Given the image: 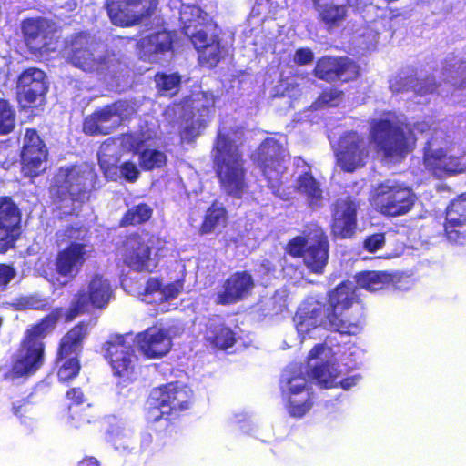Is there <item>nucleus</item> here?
I'll return each mask as SVG.
<instances>
[{
	"instance_id": "obj_3",
	"label": "nucleus",
	"mask_w": 466,
	"mask_h": 466,
	"mask_svg": "<svg viewBox=\"0 0 466 466\" xmlns=\"http://www.w3.org/2000/svg\"><path fill=\"white\" fill-rule=\"evenodd\" d=\"M62 315L63 308H55L25 330L16 351L12 356L10 368L4 374L5 380L31 378L44 367L46 362L45 339L55 329Z\"/></svg>"
},
{
	"instance_id": "obj_53",
	"label": "nucleus",
	"mask_w": 466,
	"mask_h": 466,
	"mask_svg": "<svg viewBox=\"0 0 466 466\" xmlns=\"http://www.w3.org/2000/svg\"><path fill=\"white\" fill-rule=\"evenodd\" d=\"M78 466H100V463L94 457H85L79 461Z\"/></svg>"
},
{
	"instance_id": "obj_20",
	"label": "nucleus",
	"mask_w": 466,
	"mask_h": 466,
	"mask_svg": "<svg viewBox=\"0 0 466 466\" xmlns=\"http://www.w3.org/2000/svg\"><path fill=\"white\" fill-rule=\"evenodd\" d=\"M359 209V201L351 196L335 200L330 222V233L333 238L347 239L356 234Z\"/></svg>"
},
{
	"instance_id": "obj_43",
	"label": "nucleus",
	"mask_w": 466,
	"mask_h": 466,
	"mask_svg": "<svg viewBox=\"0 0 466 466\" xmlns=\"http://www.w3.org/2000/svg\"><path fill=\"white\" fill-rule=\"evenodd\" d=\"M83 231H86V229L82 225L75 224L66 226L63 230L59 231L56 235L62 238V241L80 240L84 238V235H82Z\"/></svg>"
},
{
	"instance_id": "obj_37",
	"label": "nucleus",
	"mask_w": 466,
	"mask_h": 466,
	"mask_svg": "<svg viewBox=\"0 0 466 466\" xmlns=\"http://www.w3.org/2000/svg\"><path fill=\"white\" fill-rule=\"evenodd\" d=\"M99 166L106 179L111 181H117L123 178L128 183H134L140 176L137 166L130 160L125 161L118 166L116 163H109L107 160L100 158Z\"/></svg>"
},
{
	"instance_id": "obj_28",
	"label": "nucleus",
	"mask_w": 466,
	"mask_h": 466,
	"mask_svg": "<svg viewBox=\"0 0 466 466\" xmlns=\"http://www.w3.org/2000/svg\"><path fill=\"white\" fill-rule=\"evenodd\" d=\"M137 349L148 359H158L167 354L172 347L168 331L156 326L149 327L136 336Z\"/></svg>"
},
{
	"instance_id": "obj_47",
	"label": "nucleus",
	"mask_w": 466,
	"mask_h": 466,
	"mask_svg": "<svg viewBox=\"0 0 466 466\" xmlns=\"http://www.w3.org/2000/svg\"><path fill=\"white\" fill-rule=\"evenodd\" d=\"M314 60V54L311 49L307 47H300L295 51L294 63L298 66H306L312 63Z\"/></svg>"
},
{
	"instance_id": "obj_18",
	"label": "nucleus",
	"mask_w": 466,
	"mask_h": 466,
	"mask_svg": "<svg viewBox=\"0 0 466 466\" xmlns=\"http://www.w3.org/2000/svg\"><path fill=\"white\" fill-rule=\"evenodd\" d=\"M313 75L328 83H348L355 81L360 76V67L357 62L346 56H323L317 60Z\"/></svg>"
},
{
	"instance_id": "obj_50",
	"label": "nucleus",
	"mask_w": 466,
	"mask_h": 466,
	"mask_svg": "<svg viewBox=\"0 0 466 466\" xmlns=\"http://www.w3.org/2000/svg\"><path fill=\"white\" fill-rule=\"evenodd\" d=\"M66 397L75 405H80L85 400L84 392L80 387H75L68 390L66 393Z\"/></svg>"
},
{
	"instance_id": "obj_49",
	"label": "nucleus",
	"mask_w": 466,
	"mask_h": 466,
	"mask_svg": "<svg viewBox=\"0 0 466 466\" xmlns=\"http://www.w3.org/2000/svg\"><path fill=\"white\" fill-rule=\"evenodd\" d=\"M179 293L178 289L176 287L174 283H169L167 285H163L161 289V299L160 302H167L171 299H174L177 297Z\"/></svg>"
},
{
	"instance_id": "obj_7",
	"label": "nucleus",
	"mask_w": 466,
	"mask_h": 466,
	"mask_svg": "<svg viewBox=\"0 0 466 466\" xmlns=\"http://www.w3.org/2000/svg\"><path fill=\"white\" fill-rule=\"evenodd\" d=\"M86 334V325L78 322L60 339L54 360V370L60 383L68 384L79 375L80 354Z\"/></svg>"
},
{
	"instance_id": "obj_25",
	"label": "nucleus",
	"mask_w": 466,
	"mask_h": 466,
	"mask_svg": "<svg viewBox=\"0 0 466 466\" xmlns=\"http://www.w3.org/2000/svg\"><path fill=\"white\" fill-rule=\"evenodd\" d=\"M190 40L198 52L201 66L214 68L218 65L223 57V46L216 28L199 29L192 34Z\"/></svg>"
},
{
	"instance_id": "obj_35",
	"label": "nucleus",
	"mask_w": 466,
	"mask_h": 466,
	"mask_svg": "<svg viewBox=\"0 0 466 466\" xmlns=\"http://www.w3.org/2000/svg\"><path fill=\"white\" fill-rule=\"evenodd\" d=\"M356 285L368 291H378L394 284L395 275L386 270H363L356 273Z\"/></svg>"
},
{
	"instance_id": "obj_16",
	"label": "nucleus",
	"mask_w": 466,
	"mask_h": 466,
	"mask_svg": "<svg viewBox=\"0 0 466 466\" xmlns=\"http://www.w3.org/2000/svg\"><path fill=\"white\" fill-rule=\"evenodd\" d=\"M129 105L118 99L96 108L86 116L82 124L84 134L90 137L107 136L116 129L127 115Z\"/></svg>"
},
{
	"instance_id": "obj_51",
	"label": "nucleus",
	"mask_w": 466,
	"mask_h": 466,
	"mask_svg": "<svg viewBox=\"0 0 466 466\" xmlns=\"http://www.w3.org/2000/svg\"><path fill=\"white\" fill-rule=\"evenodd\" d=\"M325 350V345L322 343L316 344L308 354L309 360H315L319 357L320 354H322Z\"/></svg>"
},
{
	"instance_id": "obj_12",
	"label": "nucleus",
	"mask_w": 466,
	"mask_h": 466,
	"mask_svg": "<svg viewBox=\"0 0 466 466\" xmlns=\"http://www.w3.org/2000/svg\"><path fill=\"white\" fill-rule=\"evenodd\" d=\"M151 240L138 232L125 236L117 247L122 261L131 270L137 273H153L157 263L152 258Z\"/></svg>"
},
{
	"instance_id": "obj_33",
	"label": "nucleus",
	"mask_w": 466,
	"mask_h": 466,
	"mask_svg": "<svg viewBox=\"0 0 466 466\" xmlns=\"http://www.w3.org/2000/svg\"><path fill=\"white\" fill-rule=\"evenodd\" d=\"M176 40V32L161 29L141 38L137 46L144 55L165 54L173 51Z\"/></svg>"
},
{
	"instance_id": "obj_38",
	"label": "nucleus",
	"mask_w": 466,
	"mask_h": 466,
	"mask_svg": "<svg viewBox=\"0 0 466 466\" xmlns=\"http://www.w3.org/2000/svg\"><path fill=\"white\" fill-rule=\"evenodd\" d=\"M211 110L212 106L208 105L197 107L199 117L195 119V114H193L190 117L191 120L179 129L178 135L181 143H192L201 135V132L210 121Z\"/></svg>"
},
{
	"instance_id": "obj_45",
	"label": "nucleus",
	"mask_w": 466,
	"mask_h": 466,
	"mask_svg": "<svg viewBox=\"0 0 466 466\" xmlns=\"http://www.w3.org/2000/svg\"><path fill=\"white\" fill-rule=\"evenodd\" d=\"M15 275L16 270L13 265L0 263V289H5Z\"/></svg>"
},
{
	"instance_id": "obj_19",
	"label": "nucleus",
	"mask_w": 466,
	"mask_h": 466,
	"mask_svg": "<svg viewBox=\"0 0 466 466\" xmlns=\"http://www.w3.org/2000/svg\"><path fill=\"white\" fill-rule=\"evenodd\" d=\"M86 171L76 166L61 167L54 185L55 201L63 203L70 200L72 203L82 202L88 193Z\"/></svg>"
},
{
	"instance_id": "obj_6",
	"label": "nucleus",
	"mask_w": 466,
	"mask_h": 466,
	"mask_svg": "<svg viewBox=\"0 0 466 466\" xmlns=\"http://www.w3.org/2000/svg\"><path fill=\"white\" fill-rule=\"evenodd\" d=\"M285 249L292 258H302L310 272L322 274L329 257V241L323 228L314 227L290 238Z\"/></svg>"
},
{
	"instance_id": "obj_14",
	"label": "nucleus",
	"mask_w": 466,
	"mask_h": 466,
	"mask_svg": "<svg viewBox=\"0 0 466 466\" xmlns=\"http://www.w3.org/2000/svg\"><path fill=\"white\" fill-rule=\"evenodd\" d=\"M67 61L84 72L97 75L108 74L113 66V60L108 55L95 56L94 42L83 33L72 38Z\"/></svg>"
},
{
	"instance_id": "obj_4",
	"label": "nucleus",
	"mask_w": 466,
	"mask_h": 466,
	"mask_svg": "<svg viewBox=\"0 0 466 466\" xmlns=\"http://www.w3.org/2000/svg\"><path fill=\"white\" fill-rule=\"evenodd\" d=\"M155 407L149 410L148 421L157 433L177 432L182 413L193 404V391L178 381L161 385L153 391Z\"/></svg>"
},
{
	"instance_id": "obj_46",
	"label": "nucleus",
	"mask_w": 466,
	"mask_h": 466,
	"mask_svg": "<svg viewBox=\"0 0 466 466\" xmlns=\"http://www.w3.org/2000/svg\"><path fill=\"white\" fill-rule=\"evenodd\" d=\"M342 95L343 92L341 90L335 87H327L321 91L319 100L321 104L331 106L335 101L339 99Z\"/></svg>"
},
{
	"instance_id": "obj_29",
	"label": "nucleus",
	"mask_w": 466,
	"mask_h": 466,
	"mask_svg": "<svg viewBox=\"0 0 466 466\" xmlns=\"http://www.w3.org/2000/svg\"><path fill=\"white\" fill-rule=\"evenodd\" d=\"M86 245L70 242L56 258V270L62 277H75L86 261Z\"/></svg>"
},
{
	"instance_id": "obj_22",
	"label": "nucleus",
	"mask_w": 466,
	"mask_h": 466,
	"mask_svg": "<svg viewBox=\"0 0 466 466\" xmlns=\"http://www.w3.org/2000/svg\"><path fill=\"white\" fill-rule=\"evenodd\" d=\"M443 235L451 243H466V192L456 196L445 208Z\"/></svg>"
},
{
	"instance_id": "obj_48",
	"label": "nucleus",
	"mask_w": 466,
	"mask_h": 466,
	"mask_svg": "<svg viewBox=\"0 0 466 466\" xmlns=\"http://www.w3.org/2000/svg\"><path fill=\"white\" fill-rule=\"evenodd\" d=\"M162 286H163V281H162L161 278L150 277L147 279V280L146 282L143 294L145 296H148V295H153L157 292L161 293Z\"/></svg>"
},
{
	"instance_id": "obj_13",
	"label": "nucleus",
	"mask_w": 466,
	"mask_h": 466,
	"mask_svg": "<svg viewBox=\"0 0 466 466\" xmlns=\"http://www.w3.org/2000/svg\"><path fill=\"white\" fill-rule=\"evenodd\" d=\"M280 390L286 409L294 418H301L313 406L311 382L305 374L290 373L280 380Z\"/></svg>"
},
{
	"instance_id": "obj_17",
	"label": "nucleus",
	"mask_w": 466,
	"mask_h": 466,
	"mask_svg": "<svg viewBox=\"0 0 466 466\" xmlns=\"http://www.w3.org/2000/svg\"><path fill=\"white\" fill-rule=\"evenodd\" d=\"M157 5L158 0H108L106 11L115 25L127 27L150 18Z\"/></svg>"
},
{
	"instance_id": "obj_27",
	"label": "nucleus",
	"mask_w": 466,
	"mask_h": 466,
	"mask_svg": "<svg viewBox=\"0 0 466 466\" xmlns=\"http://www.w3.org/2000/svg\"><path fill=\"white\" fill-rule=\"evenodd\" d=\"M254 287V279L248 271H236L224 280L221 290L217 294L216 303L218 305L238 303L246 299Z\"/></svg>"
},
{
	"instance_id": "obj_32",
	"label": "nucleus",
	"mask_w": 466,
	"mask_h": 466,
	"mask_svg": "<svg viewBox=\"0 0 466 466\" xmlns=\"http://www.w3.org/2000/svg\"><path fill=\"white\" fill-rule=\"evenodd\" d=\"M228 220L229 215L228 209L223 203L215 199L206 208L198 233L199 236L218 233L221 228L228 226Z\"/></svg>"
},
{
	"instance_id": "obj_52",
	"label": "nucleus",
	"mask_w": 466,
	"mask_h": 466,
	"mask_svg": "<svg viewBox=\"0 0 466 466\" xmlns=\"http://www.w3.org/2000/svg\"><path fill=\"white\" fill-rule=\"evenodd\" d=\"M359 378H360V376L348 377V378L341 380L338 384H339L343 390H349L352 386L356 385Z\"/></svg>"
},
{
	"instance_id": "obj_8",
	"label": "nucleus",
	"mask_w": 466,
	"mask_h": 466,
	"mask_svg": "<svg viewBox=\"0 0 466 466\" xmlns=\"http://www.w3.org/2000/svg\"><path fill=\"white\" fill-rule=\"evenodd\" d=\"M417 198L412 187L407 184L386 180L375 187L372 204L381 215L398 218L410 213L414 208Z\"/></svg>"
},
{
	"instance_id": "obj_55",
	"label": "nucleus",
	"mask_w": 466,
	"mask_h": 466,
	"mask_svg": "<svg viewBox=\"0 0 466 466\" xmlns=\"http://www.w3.org/2000/svg\"><path fill=\"white\" fill-rule=\"evenodd\" d=\"M22 407H23V404H20V405H14V406L12 407V411H13V413H14L15 416L21 417V416H22V412H21Z\"/></svg>"
},
{
	"instance_id": "obj_30",
	"label": "nucleus",
	"mask_w": 466,
	"mask_h": 466,
	"mask_svg": "<svg viewBox=\"0 0 466 466\" xmlns=\"http://www.w3.org/2000/svg\"><path fill=\"white\" fill-rule=\"evenodd\" d=\"M204 339L212 349L218 350H227L237 342L236 333L219 316L208 319Z\"/></svg>"
},
{
	"instance_id": "obj_40",
	"label": "nucleus",
	"mask_w": 466,
	"mask_h": 466,
	"mask_svg": "<svg viewBox=\"0 0 466 466\" xmlns=\"http://www.w3.org/2000/svg\"><path fill=\"white\" fill-rule=\"evenodd\" d=\"M313 378L325 389H330L338 385L339 372L333 364L326 361L315 366L312 370Z\"/></svg>"
},
{
	"instance_id": "obj_41",
	"label": "nucleus",
	"mask_w": 466,
	"mask_h": 466,
	"mask_svg": "<svg viewBox=\"0 0 466 466\" xmlns=\"http://www.w3.org/2000/svg\"><path fill=\"white\" fill-rule=\"evenodd\" d=\"M155 81L160 94L173 96L179 90L181 76L178 73H157Z\"/></svg>"
},
{
	"instance_id": "obj_24",
	"label": "nucleus",
	"mask_w": 466,
	"mask_h": 466,
	"mask_svg": "<svg viewBox=\"0 0 466 466\" xmlns=\"http://www.w3.org/2000/svg\"><path fill=\"white\" fill-rule=\"evenodd\" d=\"M48 91L46 73L38 68L25 69L18 77L17 96L25 107H34L40 104Z\"/></svg>"
},
{
	"instance_id": "obj_1",
	"label": "nucleus",
	"mask_w": 466,
	"mask_h": 466,
	"mask_svg": "<svg viewBox=\"0 0 466 466\" xmlns=\"http://www.w3.org/2000/svg\"><path fill=\"white\" fill-rule=\"evenodd\" d=\"M368 137L369 141L354 130L340 136L335 157L342 171L353 173L364 167L370 157V145L383 159L400 162L414 149L417 140L410 126L392 111L370 121Z\"/></svg>"
},
{
	"instance_id": "obj_34",
	"label": "nucleus",
	"mask_w": 466,
	"mask_h": 466,
	"mask_svg": "<svg viewBox=\"0 0 466 466\" xmlns=\"http://www.w3.org/2000/svg\"><path fill=\"white\" fill-rule=\"evenodd\" d=\"M295 190L305 196L309 207L319 208L323 200V190L320 183L310 171L301 173L296 179Z\"/></svg>"
},
{
	"instance_id": "obj_21",
	"label": "nucleus",
	"mask_w": 466,
	"mask_h": 466,
	"mask_svg": "<svg viewBox=\"0 0 466 466\" xmlns=\"http://www.w3.org/2000/svg\"><path fill=\"white\" fill-rule=\"evenodd\" d=\"M21 233V211L18 206L10 197H0V254L15 248Z\"/></svg>"
},
{
	"instance_id": "obj_2",
	"label": "nucleus",
	"mask_w": 466,
	"mask_h": 466,
	"mask_svg": "<svg viewBox=\"0 0 466 466\" xmlns=\"http://www.w3.org/2000/svg\"><path fill=\"white\" fill-rule=\"evenodd\" d=\"M358 300L356 287L344 280L327 293L326 302L314 297L306 298L293 317L295 328L301 335L318 327L342 335H357L362 329L361 322L358 318L348 317L347 311Z\"/></svg>"
},
{
	"instance_id": "obj_39",
	"label": "nucleus",
	"mask_w": 466,
	"mask_h": 466,
	"mask_svg": "<svg viewBox=\"0 0 466 466\" xmlns=\"http://www.w3.org/2000/svg\"><path fill=\"white\" fill-rule=\"evenodd\" d=\"M153 215V208L147 203H138L128 208L119 219L120 228L138 226L147 222Z\"/></svg>"
},
{
	"instance_id": "obj_54",
	"label": "nucleus",
	"mask_w": 466,
	"mask_h": 466,
	"mask_svg": "<svg viewBox=\"0 0 466 466\" xmlns=\"http://www.w3.org/2000/svg\"><path fill=\"white\" fill-rule=\"evenodd\" d=\"M32 308L36 310H46L49 308V304L46 299H40L32 302Z\"/></svg>"
},
{
	"instance_id": "obj_31",
	"label": "nucleus",
	"mask_w": 466,
	"mask_h": 466,
	"mask_svg": "<svg viewBox=\"0 0 466 466\" xmlns=\"http://www.w3.org/2000/svg\"><path fill=\"white\" fill-rule=\"evenodd\" d=\"M314 9L317 11L319 22L328 31L340 27L349 15L347 4H336L332 1L312 0Z\"/></svg>"
},
{
	"instance_id": "obj_5",
	"label": "nucleus",
	"mask_w": 466,
	"mask_h": 466,
	"mask_svg": "<svg viewBox=\"0 0 466 466\" xmlns=\"http://www.w3.org/2000/svg\"><path fill=\"white\" fill-rule=\"evenodd\" d=\"M213 164L222 190L240 198L248 188L246 169L241 151L226 133L219 131L214 141Z\"/></svg>"
},
{
	"instance_id": "obj_11",
	"label": "nucleus",
	"mask_w": 466,
	"mask_h": 466,
	"mask_svg": "<svg viewBox=\"0 0 466 466\" xmlns=\"http://www.w3.org/2000/svg\"><path fill=\"white\" fill-rule=\"evenodd\" d=\"M112 296L113 289L110 282L102 275H94L88 282L86 290L81 289L74 295L64 314L65 322H71L79 315L86 312L89 305L96 309H104Z\"/></svg>"
},
{
	"instance_id": "obj_9",
	"label": "nucleus",
	"mask_w": 466,
	"mask_h": 466,
	"mask_svg": "<svg viewBox=\"0 0 466 466\" xmlns=\"http://www.w3.org/2000/svg\"><path fill=\"white\" fill-rule=\"evenodd\" d=\"M127 335L115 334L103 344L104 357L109 363L113 375L118 379V384L127 386L136 380L135 346L127 340Z\"/></svg>"
},
{
	"instance_id": "obj_42",
	"label": "nucleus",
	"mask_w": 466,
	"mask_h": 466,
	"mask_svg": "<svg viewBox=\"0 0 466 466\" xmlns=\"http://www.w3.org/2000/svg\"><path fill=\"white\" fill-rule=\"evenodd\" d=\"M15 113L9 102L0 98V134L10 133L15 127Z\"/></svg>"
},
{
	"instance_id": "obj_26",
	"label": "nucleus",
	"mask_w": 466,
	"mask_h": 466,
	"mask_svg": "<svg viewBox=\"0 0 466 466\" xmlns=\"http://www.w3.org/2000/svg\"><path fill=\"white\" fill-rule=\"evenodd\" d=\"M48 151L43 139L35 128H27L21 150V162L25 175L36 177L43 170L42 164L47 160Z\"/></svg>"
},
{
	"instance_id": "obj_10",
	"label": "nucleus",
	"mask_w": 466,
	"mask_h": 466,
	"mask_svg": "<svg viewBox=\"0 0 466 466\" xmlns=\"http://www.w3.org/2000/svg\"><path fill=\"white\" fill-rule=\"evenodd\" d=\"M286 150L277 139L268 137L259 145L254 162L267 181L268 187L279 196L282 177L287 169Z\"/></svg>"
},
{
	"instance_id": "obj_36",
	"label": "nucleus",
	"mask_w": 466,
	"mask_h": 466,
	"mask_svg": "<svg viewBox=\"0 0 466 466\" xmlns=\"http://www.w3.org/2000/svg\"><path fill=\"white\" fill-rule=\"evenodd\" d=\"M144 145V140L137 138L131 143V149L134 154H138V165L143 171L160 169L167 163V157L165 152L156 148H146L139 151Z\"/></svg>"
},
{
	"instance_id": "obj_15",
	"label": "nucleus",
	"mask_w": 466,
	"mask_h": 466,
	"mask_svg": "<svg viewBox=\"0 0 466 466\" xmlns=\"http://www.w3.org/2000/svg\"><path fill=\"white\" fill-rule=\"evenodd\" d=\"M444 137L433 134L423 147L422 163L425 169L437 178H444L463 172L464 168L458 157L449 155L441 147Z\"/></svg>"
},
{
	"instance_id": "obj_23",
	"label": "nucleus",
	"mask_w": 466,
	"mask_h": 466,
	"mask_svg": "<svg viewBox=\"0 0 466 466\" xmlns=\"http://www.w3.org/2000/svg\"><path fill=\"white\" fill-rule=\"evenodd\" d=\"M25 44L33 54L48 52L53 43V24L44 17H29L21 23Z\"/></svg>"
},
{
	"instance_id": "obj_44",
	"label": "nucleus",
	"mask_w": 466,
	"mask_h": 466,
	"mask_svg": "<svg viewBox=\"0 0 466 466\" xmlns=\"http://www.w3.org/2000/svg\"><path fill=\"white\" fill-rule=\"evenodd\" d=\"M385 244V234L384 233H374L372 235L368 236L364 239L363 247L365 250L369 252H375Z\"/></svg>"
}]
</instances>
